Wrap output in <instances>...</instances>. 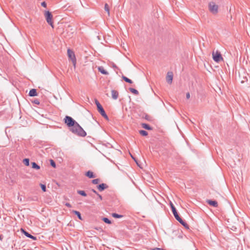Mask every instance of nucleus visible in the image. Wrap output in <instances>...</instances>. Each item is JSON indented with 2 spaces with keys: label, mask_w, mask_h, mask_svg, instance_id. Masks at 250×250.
Returning <instances> with one entry per match:
<instances>
[{
  "label": "nucleus",
  "mask_w": 250,
  "mask_h": 250,
  "mask_svg": "<svg viewBox=\"0 0 250 250\" xmlns=\"http://www.w3.org/2000/svg\"><path fill=\"white\" fill-rule=\"evenodd\" d=\"M71 131L78 135H80L81 136L84 137L86 135V132L84 131V130L83 129V128L78 124V123H76L71 128Z\"/></svg>",
  "instance_id": "f257e3e1"
},
{
  "label": "nucleus",
  "mask_w": 250,
  "mask_h": 250,
  "mask_svg": "<svg viewBox=\"0 0 250 250\" xmlns=\"http://www.w3.org/2000/svg\"><path fill=\"white\" fill-rule=\"evenodd\" d=\"M208 10L213 15H217L219 12V6L213 1L208 3Z\"/></svg>",
  "instance_id": "f03ea898"
},
{
  "label": "nucleus",
  "mask_w": 250,
  "mask_h": 250,
  "mask_svg": "<svg viewBox=\"0 0 250 250\" xmlns=\"http://www.w3.org/2000/svg\"><path fill=\"white\" fill-rule=\"evenodd\" d=\"M212 56L213 60L216 62H219L220 61H223V58L222 57L220 52L218 50L215 51H213Z\"/></svg>",
  "instance_id": "7ed1b4c3"
},
{
  "label": "nucleus",
  "mask_w": 250,
  "mask_h": 250,
  "mask_svg": "<svg viewBox=\"0 0 250 250\" xmlns=\"http://www.w3.org/2000/svg\"><path fill=\"white\" fill-rule=\"evenodd\" d=\"M44 16L47 22L53 28L54 24L53 21V16L51 12L48 11H46L44 13Z\"/></svg>",
  "instance_id": "20e7f679"
},
{
  "label": "nucleus",
  "mask_w": 250,
  "mask_h": 250,
  "mask_svg": "<svg viewBox=\"0 0 250 250\" xmlns=\"http://www.w3.org/2000/svg\"><path fill=\"white\" fill-rule=\"evenodd\" d=\"M67 55L69 60L72 61L74 67L75 68L76 64V58L74 52L70 49H67Z\"/></svg>",
  "instance_id": "39448f33"
},
{
  "label": "nucleus",
  "mask_w": 250,
  "mask_h": 250,
  "mask_svg": "<svg viewBox=\"0 0 250 250\" xmlns=\"http://www.w3.org/2000/svg\"><path fill=\"white\" fill-rule=\"evenodd\" d=\"M173 212V214L175 218V219L180 223H181L183 226H184L186 229H188L189 227L188 225L179 216L178 212H177V210L174 211Z\"/></svg>",
  "instance_id": "423d86ee"
},
{
  "label": "nucleus",
  "mask_w": 250,
  "mask_h": 250,
  "mask_svg": "<svg viewBox=\"0 0 250 250\" xmlns=\"http://www.w3.org/2000/svg\"><path fill=\"white\" fill-rule=\"evenodd\" d=\"M95 104L97 106L98 110L99 112L101 114V115L104 117L106 119H108V117L106 115L104 108H103L101 104H100V103L97 101H95Z\"/></svg>",
  "instance_id": "0eeeda50"
},
{
  "label": "nucleus",
  "mask_w": 250,
  "mask_h": 250,
  "mask_svg": "<svg viewBox=\"0 0 250 250\" xmlns=\"http://www.w3.org/2000/svg\"><path fill=\"white\" fill-rule=\"evenodd\" d=\"M64 122L69 127L71 128L75 125L76 122L71 117L69 116H66L64 119Z\"/></svg>",
  "instance_id": "6e6552de"
},
{
  "label": "nucleus",
  "mask_w": 250,
  "mask_h": 250,
  "mask_svg": "<svg viewBox=\"0 0 250 250\" xmlns=\"http://www.w3.org/2000/svg\"><path fill=\"white\" fill-rule=\"evenodd\" d=\"M173 73L172 72H168L167 73V77H166V80L167 82L171 84L173 81Z\"/></svg>",
  "instance_id": "1a4fd4ad"
},
{
  "label": "nucleus",
  "mask_w": 250,
  "mask_h": 250,
  "mask_svg": "<svg viewBox=\"0 0 250 250\" xmlns=\"http://www.w3.org/2000/svg\"><path fill=\"white\" fill-rule=\"evenodd\" d=\"M21 231L22 232V233L27 237L32 239L33 240H36L37 239L36 237H34V236L30 234L27 232L25 231L23 229H21Z\"/></svg>",
  "instance_id": "9d476101"
},
{
  "label": "nucleus",
  "mask_w": 250,
  "mask_h": 250,
  "mask_svg": "<svg viewBox=\"0 0 250 250\" xmlns=\"http://www.w3.org/2000/svg\"><path fill=\"white\" fill-rule=\"evenodd\" d=\"M98 70L104 75H108V73L107 71H106L104 67L103 66H99L98 67Z\"/></svg>",
  "instance_id": "9b49d317"
},
{
  "label": "nucleus",
  "mask_w": 250,
  "mask_h": 250,
  "mask_svg": "<svg viewBox=\"0 0 250 250\" xmlns=\"http://www.w3.org/2000/svg\"><path fill=\"white\" fill-rule=\"evenodd\" d=\"M111 95L112 98L116 100L118 98L119 94L117 91L112 90L111 91Z\"/></svg>",
  "instance_id": "f8f14e48"
},
{
  "label": "nucleus",
  "mask_w": 250,
  "mask_h": 250,
  "mask_svg": "<svg viewBox=\"0 0 250 250\" xmlns=\"http://www.w3.org/2000/svg\"><path fill=\"white\" fill-rule=\"evenodd\" d=\"M29 95L31 97L37 96V93L35 89H32L30 90Z\"/></svg>",
  "instance_id": "ddd939ff"
},
{
  "label": "nucleus",
  "mask_w": 250,
  "mask_h": 250,
  "mask_svg": "<svg viewBox=\"0 0 250 250\" xmlns=\"http://www.w3.org/2000/svg\"><path fill=\"white\" fill-rule=\"evenodd\" d=\"M107 188V186L105 184H102L98 186V188L100 191H103Z\"/></svg>",
  "instance_id": "4468645a"
},
{
  "label": "nucleus",
  "mask_w": 250,
  "mask_h": 250,
  "mask_svg": "<svg viewBox=\"0 0 250 250\" xmlns=\"http://www.w3.org/2000/svg\"><path fill=\"white\" fill-rule=\"evenodd\" d=\"M207 202L209 205L214 207H217L218 206V203L215 201L208 200Z\"/></svg>",
  "instance_id": "2eb2a0df"
},
{
  "label": "nucleus",
  "mask_w": 250,
  "mask_h": 250,
  "mask_svg": "<svg viewBox=\"0 0 250 250\" xmlns=\"http://www.w3.org/2000/svg\"><path fill=\"white\" fill-rule=\"evenodd\" d=\"M104 8L105 11L107 12L108 16H110V10H109V7L108 4L105 3L104 4Z\"/></svg>",
  "instance_id": "dca6fc26"
},
{
  "label": "nucleus",
  "mask_w": 250,
  "mask_h": 250,
  "mask_svg": "<svg viewBox=\"0 0 250 250\" xmlns=\"http://www.w3.org/2000/svg\"><path fill=\"white\" fill-rule=\"evenodd\" d=\"M86 175L90 178H92L95 177V176H94L93 172H92L91 171H87L86 173Z\"/></svg>",
  "instance_id": "f3484780"
},
{
  "label": "nucleus",
  "mask_w": 250,
  "mask_h": 250,
  "mask_svg": "<svg viewBox=\"0 0 250 250\" xmlns=\"http://www.w3.org/2000/svg\"><path fill=\"white\" fill-rule=\"evenodd\" d=\"M242 74L243 75V79L241 80V83H244L247 81V78L246 76V73L245 72H243Z\"/></svg>",
  "instance_id": "a211bd4d"
},
{
  "label": "nucleus",
  "mask_w": 250,
  "mask_h": 250,
  "mask_svg": "<svg viewBox=\"0 0 250 250\" xmlns=\"http://www.w3.org/2000/svg\"><path fill=\"white\" fill-rule=\"evenodd\" d=\"M142 126L143 128L147 130H151L152 128L147 124H142Z\"/></svg>",
  "instance_id": "6ab92c4d"
},
{
  "label": "nucleus",
  "mask_w": 250,
  "mask_h": 250,
  "mask_svg": "<svg viewBox=\"0 0 250 250\" xmlns=\"http://www.w3.org/2000/svg\"><path fill=\"white\" fill-rule=\"evenodd\" d=\"M32 167L33 168L39 169L40 168V167L38 166L35 162H32L31 163Z\"/></svg>",
  "instance_id": "aec40b11"
},
{
  "label": "nucleus",
  "mask_w": 250,
  "mask_h": 250,
  "mask_svg": "<svg viewBox=\"0 0 250 250\" xmlns=\"http://www.w3.org/2000/svg\"><path fill=\"white\" fill-rule=\"evenodd\" d=\"M122 78L127 83H133V82L132 81V80H131L130 79H128V78L124 76H122Z\"/></svg>",
  "instance_id": "412c9836"
},
{
  "label": "nucleus",
  "mask_w": 250,
  "mask_h": 250,
  "mask_svg": "<svg viewBox=\"0 0 250 250\" xmlns=\"http://www.w3.org/2000/svg\"><path fill=\"white\" fill-rule=\"evenodd\" d=\"M72 212L75 214L80 220H82L81 213L79 211L76 210H73Z\"/></svg>",
  "instance_id": "4be33fe9"
},
{
  "label": "nucleus",
  "mask_w": 250,
  "mask_h": 250,
  "mask_svg": "<svg viewBox=\"0 0 250 250\" xmlns=\"http://www.w3.org/2000/svg\"><path fill=\"white\" fill-rule=\"evenodd\" d=\"M129 90L133 94H135V95H138L139 94V92L138 91L135 89H134V88H129Z\"/></svg>",
  "instance_id": "5701e85b"
},
{
  "label": "nucleus",
  "mask_w": 250,
  "mask_h": 250,
  "mask_svg": "<svg viewBox=\"0 0 250 250\" xmlns=\"http://www.w3.org/2000/svg\"><path fill=\"white\" fill-rule=\"evenodd\" d=\"M139 133L140 134L144 136H147L148 134L147 132L146 131L143 130H140Z\"/></svg>",
  "instance_id": "b1692460"
},
{
  "label": "nucleus",
  "mask_w": 250,
  "mask_h": 250,
  "mask_svg": "<svg viewBox=\"0 0 250 250\" xmlns=\"http://www.w3.org/2000/svg\"><path fill=\"white\" fill-rule=\"evenodd\" d=\"M23 163L26 166H28L29 165V159L27 158H25L23 160Z\"/></svg>",
  "instance_id": "393cba45"
},
{
  "label": "nucleus",
  "mask_w": 250,
  "mask_h": 250,
  "mask_svg": "<svg viewBox=\"0 0 250 250\" xmlns=\"http://www.w3.org/2000/svg\"><path fill=\"white\" fill-rule=\"evenodd\" d=\"M78 193L83 196H86V194L85 193V192L83 191V190H78Z\"/></svg>",
  "instance_id": "a878e982"
},
{
  "label": "nucleus",
  "mask_w": 250,
  "mask_h": 250,
  "mask_svg": "<svg viewBox=\"0 0 250 250\" xmlns=\"http://www.w3.org/2000/svg\"><path fill=\"white\" fill-rule=\"evenodd\" d=\"M103 220L105 223H107V224H111V221H110L108 218H104L103 219Z\"/></svg>",
  "instance_id": "bb28decb"
},
{
  "label": "nucleus",
  "mask_w": 250,
  "mask_h": 250,
  "mask_svg": "<svg viewBox=\"0 0 250 250\" xmlns=\"http://www.w3.org/2000/svg\"><path fill=\"white\" fill-rule=\"evenodd\" d=\"M40 186H41L42 191L43 192H45L46 191V186H45V185H43V184H40Z\"/></svg>",
  "instance_id": "cd10ccee"
},
{
  "label": "nucleus",
  "mask_w": 250,
  "mask_h": 250,
  "mask_svg": "<svg viewBox=\"0 0 250 250\" xmlns=\"http://www.w3.org/2000/svg\"><path fill=\"white\" fill-rule=\"evenodd\" d=\"M112 216L113 217L116 218H119L122 217V215H119V214H116V213H113L112 214Z\"/></svg>",
  "instance_id": "c85d7f7f"
},
{
  "label": "nucleus",
  "mask_w": 250,
  "mask_h": 250,
  "mask_svg": "<svg viewBox=\"0 0 250 250\" xmlns=\"http://www.w3.org/2000/svg\"><path fill=\"white\" fill-rule=\"evenodd\" d=\"M99 179H96L92 180V183L94 184H97L99 183Z\"/></svg>",
  "instance_id": "c756f323"
},
{
  "label": "nucleus",
  "mask_w": 250,
  "mask_h": 250,
  "mask_svg": "<svg viewBox=\"0 0 250 250\" xmlns=\"http://www.w3.org/2000/svg\"><path fill=\"white\" fill-rule=\"evenodd\" d=\"M50 164L53 167H56V164L53 160H50Z\"/></svg>",
  "instance_id": "7c9ffc66"
},
{
  "label": "nucleus",
  "mask_w": 250,
  "mask_h": 250,
  "mask_svg": "<svg viewBox=\"0 0 250 250\" xmlns=\"http://www.w3.org/2000/svg\"><path fill=\"white\" fill-rule=\"evenodd\" d=\"M41 5L42 6L44 7H46V4L45 2H42V3Z\"/></svg>",
  "instance_id": "2f4dec72"
},
{
  "label": "nucleus",
  "mask_w": 250,
  "mask_h": 250,
  "mask_svg": "<svg viewBox=\"0 0 250 250\" xmlns=\"http://www.w3.org/2000/svg\"><path fill=\"white\" fill-rule=\"evenodd\" d=\"M186 97L188 99L190 98V94L189 93H187L186 94Z\"/></svg>",
  "instance_id": "473e14b6"
},
{
  "label": "nucleus",
  "mask_w": 250,
  "mask_h": 250,
  "mask_svg": "<svg viewBox=\"0 0 250 250\" xmlns=\"http://www.w3.org/2000/svg\"><path fill=\"white\" fill-rule=\"evenodd\" d=\"M65 206L69 207V208H71V205L68 203H67L65 204Z\"/></svg>",
  "instance_id": "72a5a7b5"
},
{
  "label": "nucleus",
  "mask_w": 250,
  "mask_h": 250,
  "mask_svg": "<svg viewBox=\"0 0 250 250\" xmlns=\"http://www.w3.org/2000/svg\"><path fill=\"white\" fill-rule=\"evenodd\" d=\"M97 195L100 199V200H102V197L101 195H100L99 194H97Z\"/></svg>",
  "instance_id": "f704fd0d"
},
{
  "label": "nucleus",
  "mask_w": 250,
  "mask_h": 250,
  "mask_svg": "<svg viewBox=\"0 0 250 250\" xmlns=\"http://www.w3.org/2000/svg\"><path fill=\"white\" fill-rule=\"evenodd\" d=\"M171 209L172 212L176 210L175 207H172Z\"/></svg>",
  "instance_id": "c9c22d12"
},
{
  "label": "nucleus",
  "mask_w": 250,
  "mask_h": 250,
  "mask_svg": "<svg viewBox=\"0 0 250 250\" xmlns=\"http://www.w3.org/2000/svg\"><path fill=\"white\" fill-rule=\"evenodd\" d=\"M171 209L172 212L176 210L175 207H172Z\"/></svg>",
  "instance_id": "e433bc0d"
},
{
  "label": "nucleus",
  "mask_w": 250,
  "mask_h": 250,
  "mask_svg": "<svg viewBox=\"0 0 250 250\" xmlns=\"http://www.w3.org/2000/svg\"><path fill=\"white\" fill-rule=\"evenodd\" d=\"M169 204H170L171 208H172V207H174L173 203L171 202V201H170Z\"/></svg>",
  "instance_id": "4c0bfd02"
},
{
  "label": "nucleus",
  "mask_w": 250,
  "mask_h": 250,
  "mask_svg": "<svg viewBox=\"0 0 250 250\" xmlns=\"http://www.w3.org/2000/svg\"><path fill=\"white\" fill-rule=\"evenodd\" d=\"M169 204H170L171 208H172V207H174L173 203L171 202V201H170Z\"/></svg>",
  "instance_id": "58836bf2"
},
{
  "label": "nucleus",
  "mask_w": 250,
  "mask_h": 250,
  "mask_svg": "<svg viewBox=\"0 0 250 250\" xmlns=\"http://www.w3.org/2000/svg\"><path fill=\"white\" fill-rule=\"evenodd\" d=\"M92 191L94 193H95V194H96L97 195V194H98V193L97 192V191H96L95 190H94V189H92Z\"/></svg>",
  "instance_id": "ea45409f"
},
{
  "label": "nucleus",
  "mask_w": 250,
  "mask_h": 250,
  "mask_svg": "<svg viewBox=\"0 0 250 250\" xmlns=\"http://www.w3.org/2000/svg\"><path fill=\"white\" fill-rule=\"evenodd\" d=\"M35 103L36 104H40L38 100H37V101H35Z\"/></svg>",
  "instance_id": "a19ab883"
},
{
  "label": "nucleus",
  "mask_w": 250,
  "mask_h": 250,
  "mask_svg": "<svg viewBox=\"0 0 250 250\" xmlns=\"http://www.w3.org/2000/svg\"><path fill=\"white\" fill-rule=\"evenodd\" d=\"M131 157H132V159H134V160H135V159L134 158V157H133L132 156H131Z\"/></svg>",
  "instance_id": "79ce46f5"
}]
</instances>
